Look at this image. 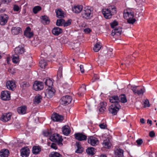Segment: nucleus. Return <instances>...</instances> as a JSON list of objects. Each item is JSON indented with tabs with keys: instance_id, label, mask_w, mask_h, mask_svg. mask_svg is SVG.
Returning a JSON list of instances; mask_svg holds the SVG:
<instances>
[{
	"instance_id": "10",
	"label": "nucleus",
	"mask_w": 157,
	"mask_h": 157,
	"mask_svg": "<svg viewBox=\"0 0 157 157\" xmlns=\"http://www.w3.org/2000/svg\"><path fill=\"white\" fill-rule=\"evenodd\" d=\"M8 20V16L5 14H2L0 16V24L2 25H5Z\"/></svg>"
},
{
	"instance_id": "32",
	"label": "nucleus",
	"mask_w": 157,
	"mask_h": 157,
	"mask_svg": "<svg viewBox=\"0 0 157 157\" xmlns=\"http://www.w3.org/2000/svg\"><path fill=\"white\" fill-rule=\"evenodd\" d=\"M86 151L88 154L93 155L95 154V149L94 148L90 147L86 149Z\"/></svg>"
},
{
	"instance_id": "30",
	"label": "nucleus",
	"mask_w": 157,
	"mask_h": 157,
	"mask_svg": "<svg viewBox=\"0 0 157 157\" xmlns=\"http://www.w3.org/2000/svg\"><path fill=\"white\" fill-rule=\"evenodd\" d=\"M76 145L77 147V149L75 151V152L78 153H81L83 151V148L81 147L80 142H76Z\"/></svg>"
},
{
	"instance_id": "26",
	"label": "nucleus",
	"mask_w": 157,
	"mask_h": 157,
	"mask_svg": "<svg viewBox=\"0 0 157 157\" xmlns=\"http://www.w3.org/2000/svg\"><path fill=\"white\" fill-rule=\"evenodd\" d=\"M86 90V86L84 84H82L80 88L79 89L78 92V94L79 96H82Z\"/></svg>"
},
{
	"instance_id": "21",
	"label": "nucleus",
	"mask_w": 157,
	"mask_h": 157,
	"mask_svg": "<svg viewBox=\"0 0 157 157\" xmlns=\"http://www.w3.org/2000/svg\"><path fill=\"white\" fill-rule=\"evenodd\" d=\"M63 32L61 29L58 27H55L52 30V33L55 35L57 36Z\"/></svg>"
},
{
	"instance_id": "16",
	"label": "nucleus",
	"mask_w": 157,
	"mask_h": 157,
	"mask_svg": "<svg viewBox=\"0 0 157 157\" xmlns=\"http://www.w3.org/2000/svg\"><path fill=\"white\" fill-rule=\"evenodd\" d=\"M21 155L23 157H27L29 154V150L27 147L22 148L21 150Z\"/></svg>"
},
{
	"instance_id": "49",
	"label": "nucleus",
	"mask_w": 157,
	"mask_h": 157,
	"mask_svg": "<svg viewBox=\"0 0 157 157\" xmlns=\"http://www.w3.org/2000/svg\"><path fill=\"white\" fill-rule=\"evenodd\" d=\"M71 19H69L66 22L65 21V22L63 23V26L67 27L69 25L71 24Z\"/></svg>"
},
{
	"instance_id": "60",
	"label": "nucleus",
	"mask_w": 157,
	"mask_h": 157,
	"mask_svg": "<svg viewBox=\"0 0 157 157\" xmlns=\"http://www.w3.org/2000/svg\"><path fill=\"white\" fill-rule=\"evenodd\" d=\"M106 109V108L104 107H100L99 109V111L101 113H103Z\"/></svg>"
},
{
	"instance_id": "11",
	"label": "nucleus",
	"mask_w": 157,
	"mask_h": 157,
	"mask_svg": "<svg viewBox=\"0 0 157 157\" xmlns=\"http://www.w3.org/2000/svg\"><path fill=\"white\" fill-rule=\"evenodd\" d=\"M51 119L54 121H61L63 120V117L57 113H55L52 116Z\"/></svg>"
},
{
	"instance_id": "44",
	"label": "nucleus",
	"mask_w": 157,
	"mask_h": 157,
	"mask_svg": "<svg viewBox=\"0 0 157 157\" xmlns=\"http://www.w3.org/2000/svg\"><path fill=\"white\" fill-rule=\"evenodd\" d=\"M12 60L14 63H17L18 61V56L17 54L13 55L12 57Z\"/></svg>"
},
{
	"instance_id": "51",
	"label": "nucleus",
	"mask_w": 157,
	"mask_h": 157,
	"mask_svg": "<svg viewBox=\"0 0 157 157\" xmlns=\"http://www.w3.org/2000/svg\"><path fill=\"white\" fill-rule=\"evenodd\" d=\"M118 25V23L116 21H114L113 22L110 23L111 27L113 29H114L115 26Z\"/></svg>"
},
{
	"instance_id": "41",
	"label": "nucleus",
	"mask_w": 157,
	"mask_h": 157,
	"mask_svg": "<svg viewBox=\"0 0 157 157\" xmlns=\"http://www.w3.org/2000/svg\"><path fill=\"white\" fill-rule=\"evenodd\" d=\"M49 157H62V155L58 152H52L49 155Z\"/></svg>"
},
{
	"instance_id": "48",
	"label": "nucleus",
	"mask_w": 157,
	"mask_h": 157,
	"mask_svg": "<svg viewBox=\"0 0 157 157\" xmlns=\"http://www.w3.org/2000/svg\"><path fill=\"white\" fill-rule=\"evenodd\" d=\"M43 134L44 136H50L51 134V132H49L48 130H45L43 132Z\"/></svg>"
},
{
	"instance_id": "15",
	"label": "nucleus",
	"mask_w": 157,
	"mask_h": 157,
	"mask_svg": "<svg viewBox=\"0 0 157 157\" xmlns=\"http://www.w3.org/2000/svg\"><path fill=\"white\" fill-rule=\"evenodd\" d=\"M75 138L79 141L86 140L87 139V136L81 133H75Z\"/></svg>"
},
{
	"instance_id": "23",
	"label": "nucleus",
	"mask_w": 157,
	"mask_h": 157,
	"mask_svg": "<svg viewBox=\"0 0 157 157\" xmlns=\"http://www.w3.org/2000/svg\"><path fill=\"white\" fill-rule=\"evenodd\" d=\"M83 6L81 5H77L72 8V11L75 13H78L82 10Z\"/></svg>"
},
{
	"instance_id": "40",
	"label": "nucleus",
	"mask_w": 157,
	"mask_h": 157,
	"mask_svg": "<svg viewBox=\"0 0 157 157\" xmlns=\"http://www.w3.org/2000/svg\"><path fill=\"white\" fill-rule=\"evenodd\" d=\"M103 144L106 148H109L110 147V144L109 139L104 140L103 142Z\"/></svg>"
},
{
	"instance_id": "13",
	"label": "nucleus",
	"mask_w": 157,
	"mask_h": 157,
	"mask_svg": "<svg viewBox=\"0 0 157 157\" xmlns=\"http://www.w3.org/2000/svg\"><path fill=\"white\" fill-rule=\"evenodd\" d=\"M102 13L106 19H109L111 17L112 13L109 8L103 9L102 10Z\"/></svg>"
},
{
	"instance_id": "31",
	"label": "nucleus",
	"mask_w": 157,
	"mask_h": 157,
	"mask_svg": "<svg viewBox=\"0 0 157 157\" xmlns=\"http://www.w3.org/2000/svg\"><path fill=\"white\" fill-rule=\"evenodd\" d=\"M41 151V148L39 146H34L33 147L32 152L34 154H39Z\"/></svg>"
},
{
	"instance_id": "18",
	"label": "nucleus",
	"mask_w": 157,
	"mask_h": 157,
	"mask_svg": "<svg viewBox=\"0 0 157 157\" xmlns=\"http://www.w3.org/2000/svg\"><path fill=\"white\" fill-rule=\"evenodd\" d=\"M24 51L25 50L23 46H19L15 48L14 52L16 54L19 55L23 54L24 52Z\"/></svg>"
},
{
	"instance_id": "59",
	"label": "nucleus",
	"mask_w": 157,
	"mask_h": 157,
	"mask_svg": "<svg viewBox=\"0 0 157 157\" xmlns=\"http://www.w3.org/2000/svg\"><path fill=\"white\" fill-rule=\"evenodd\" d=\"M155 136V132L153 131H151L149 133V136L151 137H154Z\"/></svg>"
},
{
	"instance_id": "45",
	"label": "nucleus",
	"mask_w": 157,
	"mask_h": 157,
	"mask_svg": "<svg viewBox=\"0 0 157 157\" xmlns=\"http://www.w3.org/2000/svg\"><path fill=\"white\" fill-rule=\"evenodd\" d=\"M41 9V7L40 6H36L34 7L33 9V12L34 13H36L37 12L40 10Z\"/></svg>"
},
{
	"instance_id": "61",
	"label": "nucleus",
	"mask_w": 157,
	"mask_h": 157,
	"mask_svg": "<svg viewBox=\"0 0 157 157\" xmlns=\"http://www.w3.org/2000/svg\"><path fill=\"white\" fill-rule=\"evenodd\" d=\"M80 71L82 73H83L84 72V66L82 65L80 66Z\"/></svg>"
},
{
	"instance_id": "2",
	"label": "nucleus",
	"mask_w": 157,
	"mask_h": 157,
	"mask_svg": "<svg viewBox=\"0 0 157 157\" xmlns=\"http://www.w3.org/2000/svg\"><path fill=\"white\" fill-rule=\"evenodd\" d=\"M50 140L52 142H57L59 145L62 146L63 145L62 143L63 139L61 136L57 133H54L50 136Z\"/></svg>"
},
{
	"instance_id": "19",
	"label": "nucleus",
	"mask_w": 157,
	"mask_h": 157,
	"mask_svg": "<svg viewBox=\"0 0 157 157\" xmlns=\"http://www.w3.org/2000/svg\"><path fill=\"white\" fill-rule=\"evenodd\" d=\"M6 85L8 89L12 90H13V89L16 86L15 83L11 81H8L6 83Z\"/></svg>"
},
{
	"instance_id": "56",
	"label": "nucleus",
	"mask_w": 157,
	"mask_h": 157,
	"mask_svg": "<svg viewBox=\"0 0 157 157\" xmlns=\"http://www.w3.org/2000/svg\"><path fill=\"white\" fill-rule=\"evenodd\" d=\"M51 147L52 148H53L54 149H56L57 148V147L56 146V144L54 143H52L51 145Z\"/></svg>"
},
{
	"instance_id": "37",
	"label": "nucleus",
	"mask_w": 157,
	"mask_h": 157,
	"mask_svg": "<svg viewBox=\"0 0 157 157\" xmlns=\"http://www.w3.org/2000/svg\"><path fill=\"white\" fill-rule=\"evenodd\" d=\"M119 99L120 100V102H121L123 103H126L127 101V99L126 95L124 94H122L121 95L119 96Z\"/></svg>"
},
{
	"instance_id": "34",
	"label": "nucleus",
	"mask_w": 157,
	"mask_h": 157,
	"mask_svg": "<svg viewBox=\"0 0 157 157\" xmlns=\"http://www.w3.org/2000/svg\"><path fill=\"white\" fill-rule=\"evenodd\" d=\"M42 99V97L41 95L38 94L36 96L34 99L33 101L35 104H38L40 102L41 100Z\"/></svg>"
},
{
	"instance_id": "4",
	"label": "nucleus",
	"mask_w": 157,
	"mask_h": 157,
	"mask_svg": "<svg viewBox=\"0 0 157 157\" xmlns=\"http://www.w3.org/2000/svg\"><path fill=\"white\" fill-rule=\"evenodd\" d=\"M121 108V106L119 104H112L109 106V110L110 113L114 115L117 114Z\"/></svg>"
},
{
	"instance_id": "36",
	"label": "nucleus",
	"mask_w": 157,
	"mask_h": 157,
	"mask_svg": "<svg viewBox=\"0 0 157 157\" xmlns=\"http://www.w3.org/2000/svg\"><path fill=\"white\" fill-rule=\"evenodd\" d=\"M47 65L46 60L41 59L39 62V65L42 68H44Z\"/></svg>"
},
{
	"instance_id": "64",
	"label": "nucleus",
	"mask_w": 157,
	"mask_h": 157,
	"mask_svg": "<svg viewBox=\"0 0 157 157\" xmlns=\"http://www.w3.org/2000/svg\"><path fill=\"white\" fill-rule=\"evenodd\" d=\"M140 122L143 124H144L145 123L144 119L143 118H141L140 120Z\"/></svg>"
},
{
	"instance_id": "6",
	"label": "nucleus",
	"mask_w": 157,
	"mask_h": 157,
	"mask_svg": "<svg viewBox=\"0 0 157 157\" xmlns=\"http://www.w3.org/2000/svg\"><path fill=\"white\" fill-rule=\"evenodd\" d=\"M87 140L88 143L94 146L97 145L99 143L98 139L94 136H90L88 137Z\"/></svg>"
},
{
	"instance_id": "29",
	"label": "nucleus",
	"mask_w": 157,
	"mask_h": 157,
	"mask_svg": "<svg viewBox=\"0 0 157 157\" xmlns=\"http://www.w3.org/2000/svg\"><path fill=\"white\" fill-rule=\"evenodd\" d=\"M26 106H24L18 108L17 109V111L20 114H24L26 113Z\"/></svg>"
},
{
	"instance_id": "50",
	"label": "nucleus",
	"mask_w": 157,
	"mask_h": 157,
	"mask_svg": "<svg viewBox=\"0 0 157 157\" xmlns=\"http://www.w3.org/2000/svg\"><path fill=\"white\" fill-rule=\"evenodd\" d=\"M138 87V86H132L131 87V89L132 90L134 94H136V91L138 89L137 88Z\"/></svg>"
},
{
	"instance_id": "55",
	"label": "nucleus",
	"mask_w": 157,
	"mask_h": 157,
	"mask_svg": "<svg viewBox=\"0 0 157 157\" xmlns=\"http://www.w3.org/2000/svg\"><path fill=\"white\" fill-rule=\"evenodd\" d=\"M107 105V103L105 102H102L100 103V107H104L105 108V106Z\"/></svg>"
},
{
	"instance_id": "46",
	"label": "nucleus",
	"mask_w": 157,
	"mask_h": 157,
	"mask_svg": "<svg viewBox=\"0 0 157 157\" xmlns=\"http://www.w3.org/2000/svg\"><path fill=\"white\" fill-rule=\"evenodd\" d=\"M145 92V90L144 88H142L140 89H138L136 91V94H137L138 95L140 94H143Z\"/></svg>"
},
{
	"instance_id": "38",
	"label": "nucleus",
	"mask_w": 157,
	"mask_h": 157,
	"mask_svg": "<svg viewBox=\"0 0 157 157\" xmlns=\"http://www.w3.org/2000/svg\"><path fill=\"white\" fill-rule=\"evenodd\" d=\"M9 154V151L7 149H5L0 152V156L1 157H7Z\"/></svg>"
},
{
	"instance_id": "28",
	"label": "nucleus",
	"mask_w": 157,
	"mask_h": 157,
	"mask_svg": "<svg viewBox=\"0 0 157 157\" xmlns=\"http://www.w3.org/2000/svg\"><path fill=\"white\" fill-rule=\"evenodd\" d=\"M43 81L45 82V84L48 87V88L52 87V86H53V82L50 78L44 79Z\"/></svg>"
},
{
	"instance_id": "12",
	"label": "nucleus",
	"mask_w": 157,
	"mask_h": 157,
	"mask_svg": "<svg viewBox=\"0 0 157 157\" xmlns=\"http://www.w3.org/2000/svg\"><path fill=\"white\" fill-rule=\"evenodd\" d=\"M109 99L110 102L113 103V104H119V103L120 102L119 97L117 95H114L110 97Z\"/></svg>"
},
{
	"instance_id": "25",
	"label": "nucleus",
	"mask_w": 157,
	"mask_h": 157,
	"mask_svg": "<svg viewBox=\"0 0 157 157\" xmlns=\"http://www.w3.org/2000/svg\"><path fill=\"white\" fill-rule=\"evenodd\" d=\"M41 22L44 25L48 24L50 23V20L48 17L46 16H42L40 17Z\"/></svg>"
},
{
	"instance_id": "1",
	"label": "nucleus",
	"mask_w": 157,
	"mask_h": 157,
	"mask_svg": "<svg viewBox=\"0 0 157 157\" xmlns=\"http://www.w3.org/2000/svg\"><path fill=\"white\" fill-rule=\"evenodd\" d=\"M123 17L127 20V22L130 24H133L136 21V19L133 18L134 17V12L131 11L129 9L124 10Z\"/></svg>"
},
{
	"instance_id": "9",
	"label": "nucleus",
	"mask_w": 157,
	"mask_h": 157,
	"mask_svg": "<svg viewBox=\"0 0 157 157\" xmlns=\"http://www.w3.org/2000/svg\"><path fill=\"white\" fill-rule=\"evenodd\" d=\"M10 93L7 90L2 91L1 94V98L3 100H9L10 99Z\"/></svg>"
},
{
	"instance_id": "3",
	"label": "nucleus",
	"mask_w": 157,
	"mask_h": 157,
	"mask_svg": "<svg viewBox=\"0 0 157 157\" xmlns=\"http://www.w3.org/2000/svg\"><path fill=\"white\" fill-rule=\"evenodd\" d=\"M91 10L89 7H85L82 11L81 15L82 17L86 19L91 18L92 16Z\"/></svg>"
},
{
	"instance_id": "27",
	"label": "nucleus",
	"mask_w": 157,
	"mask_h": 157,
	"mask_svg": "<svg viewBox=\"0 0 157 157\" xmlns=\"http://www.w3.org/2000/svg\"><path fill=\"white\" fill-rule=\"evenodd\" d=\"M62 132L65 135H68L70 132V130L68 126H65L62 128Z\"/></svg>"
},
{
	"instance_id": "33",
	"label": "nucleus",
	"mask_w": 157,
	"mask_h": 157,
	"mask_svg": "<svg viewBox=\"0 0 157 157\" xmlns=\"http://www.w3.org/2000/svg\"><path fill=\"white\" fill-rule=\"evenodd\" d=\"M21 31V28L19 27H13L12 28L11 32L13 35H17Z\"/></svg>"
},
{
	"instance_id": "7",
	"label": "nucleus",
	"mask_w": 157,
	"mask_h": 157,
	"mask_svg": "<svg viewBox=\"0 0 157 157\" xmlns=\"http://www.w3.org/2000/svg\"><path fill=\"white\" fill-rule=\"evenodd\" d=\"M33 87L36 91L41 90L44 88L43 83L39 81H35L33 84Z\"/></svg>"
},
{
	"instance_id": "54",
	"label": "nucleus",
	"mask_w": 157,
	"mask_h": 157,
	"mask_svg": "<svg viewBox=\"0 0 157 157\" xmlns=\"http://www.w3.org/2000/svg\"><path fill=\"white\" fill-rule=\"evenodd\" d=\"M136 142L138 145H140L143 143V140L141 139H139L137 140Z\"/></svg>"
},
{
	"instance_id": "63",
	"label": "nucleus",
	"mask_w": 157,
	"mask_h": 157,
	"mask_svg": "<svg viewBox=\"0 0 157 157\" xmlns=\"http://www.w3.org/2000/svg\"><path fill=\"white\" fill-rule=\"evenodd\" d=\"M94 78L95 80H98L99 79L98 76L97 74H94Z\"/></svg>"
},
{
	"instance_id": "39",
	"label": "nucleus",
	"mask_w": 157,
	"mask_h": 157,
	"mask_svg": "<svg viewBox=\"0 0 157 157\" xmlns=\"http://www.w3.org/2000/svg\"><path fill=\"white\" fill-rule=\"evenodd\" d=\"M101 47V44L100 42H99L95 44L93 50L95 52H98L100 50Z\"/></svg>"
},
{
	"instance_id": "8",
	"label": "nucleus",
	"mask_w": 157,
	"mask_h": 157,
	"mask_svg": "<svg viewBox=\"0 0 157 157\" xmlns=\"http://www.w3.org/2000/svg\"><path fill=\"white\" fill-rule=\"evenodd\" d=\"M56 91L53 88H48L45 92V94L46 97L51 98L54 95Z\"/></svg>"
},
{
	"instance_id": "24",
	"label": "nucleus",
	"mask_w": 157,
	"mask_h": 157,
	"mask_svg": "<svg viewBox=\"0 0 157 157\" xmlns=\"http://www.w3.org/2000/svg\"><path fill=\"white\" fill-rule=\"evenodd\" d=\"M124 151L120 148L117 149L115 151V155L116 157H122L123 156Z\"/></svg>"
},
{
	"instance_id": "22",
	"label": "nucleus",
	"mask_w": 157,
	"mask_h": 157,
	"mask_svg": "<svg viewBox=\"0 0 157 157\" xmlns=\"http://www.w3.org/2000/svg\"><path fill=\"white\" fill-rule=\"evenodd\" d=\"M31 30L29 27H27L24 33L25 36L29 38L32 37L33 36V32H30Z\"/></svg>"
},
{
	"instance_id": "42",
	"label": "nucleus",
	"mask_w": 157,
	"mask_h": 157,
	"mask_svg": "<svg viewBox=\"0 0 157 157\" xmlns=\"http://www.w3.org/2000/svg\"><path fill=\"white\" fill-rule=\"evenodd\" d=\"M65 20L63 19H57L56 22V25L57 26H60L63 25Z\"/></svg>"
},
{
	"instance_id": "62",
	"label": "nucleus",
	"mask_w": 157,
	"mask_h": 157,
	"mask_svg": "<svg viewBox=\"0 0 157 157\" xmlns=\"http://www.w3.org/2000/svg\"><path fill=\"white\" fill-rule=\"evenodd\" d=\"M84 31L86 33H88L90 31V29H86L84 30Z\"/></svg>"
},
{
	"instance_id": "20",
	"label": "nucleus",
	"mask_w": 157,
	"mask_h": 157,
	"mask_svg": "<svg viewBox=\"0 0 157 157\" xmlns=\"http://www.w3.org/2000/svg\"><path fill=\"white\" fill-rule=\"evenodd\" d=\"M56 17L59 18H63L64 17V13L61 9H57L55 11Z\"/></svg>"
},
{
	"instance_id": "53",
	"label": "nucleus",
	"mask_w": 157,
	"mask_h": 157,
	"mask_svg": "<svg viewBox=\"0 0 157 157\" xmlns=\"http://www.w3.org/2000/svg\"><path fill=\"white\" fill-rule=\"evenodd\" d=\"M13 9L14 11H18L20 10V8L17 5H15L13 6Z\"/></svg>"
},
{
	"instance_id": "14",
	"label": "nucleus",
	"mask_w": 157,
	"mask_h": 157,
	"mask_svg": "<svg viewBox=\"0 0 157 157\" xmlns=\"http://www.w3.org/2000/svg\"><path fill=\"white\" fill-rule=\"evenodd\" d=\"M11 113H8L3 114L1 118V120L3 122H7L11 119Z\"/></svg>"
},
{
	"instance_id": "47",
	"label": "nucleus",
	"mask_w": 157,
	"mask_h": 157,
	"mask_svg": "<svg viewBox=\"0 0 157 157\" xmlns=\"http://www.w3.org/2000/svg\"><path fill=\"white\" fill-rule=\"evenodd\" d=\"M109 9L111 11V12H112L113 14L116 13V8L114 6H110L109 7Z\"/></svg>"
},
{
	"instance_id": "43",
	"label": "nucleus",
	"mask_w": 157,
	"mask_h": 157,
	"mask_svg": "<svg viewBox=\"0 0 157 157\" xmlns=\"http://www.w3.org/2000/svg\"><path fill=\"white\" fill-rule=\"evenodd\" d=\"M29 86L30 84L29 83L26 81L22 82L21 84V86L23 89H24Z\"/></svg>"
},
{
	"instance_id": "17",
	"label": "nucleus",
	"mask_w": 157,
	"mask_h": 157,
	"mask_svg": "<svg viewBox=\"0 0 157 157\" xmlns=\"http://www.w3.org/2000/svg\"><path fill=\"white\" fill-rule=\"evenodd\" d=\"M122 28L121 27L115 28L112 31L111 35L113 36L116 35L117 36L120 35L122 33Z\"/></svg>"
},
{
	"instance_id": "35",
	"label": "nucleus",
	"mask_w": 157,
	"mask_h": 157,
	"mask_svg": "<svg viewBox=\"0 0 157 157\" xmlns=\"http://www.w3.org/2000/svg\"><path fill=\"white\" fill-rule=\"evenodd\" d=\"M113 51L112 49L109 48L108 49L107 52L105 53V56L107 58H109V57H112L114 56L113 53L112 52Z\"/></svg>"
},
{
	"instance_id": "57",
	"label": "nucleus",
	"mask_w": 157,
	"mask_h": 157,
	"mask_svg": "<svg viewBox=\"0 0 157 157\" xmlns=\"http://www.w3.org/2000/svg\"><path fill=\"white\" fill-rule=\"evenodd\" d=\"M99 126L102 129L105 128L107 126L105 124H104V123L100 124Z\"/></svg>"
},
{
	"instance_id": "58",
	"label": "nucleus",
	"mask_w": 157,
	"mask_h": 157,
	"mask_svg": "<svg viewBox=\"0 0 157 157\" xmlns=\"http://www.w3.org/2000/svg\"><path fill=\"white\" fill-rule=\"evenodd\" d=\"M11 1V0H2V2L3 4H8Z\"/></svg>"
},
{
	"instance_id": "5",
	"label": "nucleus",
	"mask_w": 157,
	"mask_h": 157,
	"mask_svg": "<svg viewBox=\"0 0 157 157\" xmlns=\"http://www.w3.org/2000/svg\"><path fill=\"white\" fill-rule=\"evenodd\" d=\"M72 100L71 96L69 95H66L63 97L61 99L60 102V103L63 105H67L70 104Z\"/></svg>"
},
{
	"instance_id": "52",
	"label": "nucleus",
	"mask_w": 157,
	"mask_h": 157,
	"mask_svg": "<svg viewBox=\"0 0 157 157\" xmlns=\"http://www.w3.org/2000/svg\"><path fill=\"white\" fill-rule=\"evenodd\" d=\"M144 107H149L150 106L149 101L148 99H146L144 100Z\"/></svg>"
}]
</instances>
